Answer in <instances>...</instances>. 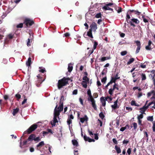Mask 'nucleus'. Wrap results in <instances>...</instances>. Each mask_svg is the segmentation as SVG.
I'll list each match as a JSON object with an SVG mask.
<instances>
[{
  "label": "nucleus",
  "mask_w": 155,
  "mask_h": 155,
  "mask_svg": "<svg viewBox=\"0 0 155 155\" xmlns=\"http://www.w3.org/2000/svg\"><path fill=\"white\" fill-rule=\"evenodd\" d=\"M90 28L89 29L95 32L97 29V25L95 22H94L90 25Z\"/></svg>",
  "instance_id": "8"
},
{
  "label": "nucleus",
  "mask_w": 155,
  "mask_h": 155,
  "mask_svg": "<svg viewBox=\"0 0 155 155\" xmlns=\"http://www.w3.org/2000/svg\"><path fill=\"white\" fill-rule=\"evenodd\" d=\"M8 37L9 39H11L13 37V36L11 34H9L8 36Z\"/></svg>",
  "instance_id": "62"
},
{
  "label": "nucleus",
  "mask_w": 155,
  "mask_h": 155,
  "mask_svg": "<svg viewBox=\"0 0 155 155\" xmlns=\"http://www.w3.org/2000/svg\"><path fill=\"white\" fill-rule=\"evenodd\" d=\"M106 57H102L101 59V61H105L106 60Z\"/></svg>",
  "instance_id": "63"
},
{
  "label": "nucleus",
  "mask_w": 155,
  "mask_h": 155,
  "mask_svg": "<svg viewBox=\"0 0 155 155\" xmlns=\"http://www.w3.org/2000/svg\"><path fill=\"white\" fill-rule=\"evenodd\" d=\"M63 102H60L59 105L58 107V105H57L54 110V116L58 117L59 118V116L60 113L63 110Z\"/></svg>",
  "instance_id": "3"
},
{
  "label": "nucleus",
  "mask_w": 155,
  "mask_h": 155,
  "mask_svg": "<svg viewBox=\"0 0 155 155\" xmlns=\"http://www.w3.org/2000/svg\"><path fill=\"white\" fill-rule=\"evenodd\" d=\"M99 116L102 119H103L104 117V115L102 112H101L99 114Z\"/></svg>",
  "instance_id": "36"
},
{
  "label": "nucleus",
  "mask_w": 155,
  "mask_h": 155,
  "mask_svg": "<svg viewBox=\"0 0 155 155\" xmlns=\"http://www.w3.org/2000/svg\"><path fill=\"white\" fill-rule=\"evenodd\" d=\"M24 24H25L26 28L28 27V26H31L34 24V22L33 20L29 18H27L25 19L24 21Z\"/></svg>",
  "instance_id": "6"
},
{
  "label": "nucleus",
  "mask_w": 155,
  "mask_h": 155,
  "mask_svg": "<svg viewBox=\"0 0 155 155\" xmlns=\"http://www.w3.org/2000/svg\"><path fill=\"white\" fill-rule=\"evenodd\" d=\"M142 81H144L147 78L145 74L142 73L141 74Z\"/></svg>",
  "instance_id": "25"
},
{
  "label": "nucleus",
  "mask_w": 155,
  "mask_h": 155,
  "mask_svg": "<svg viewBox=\"0 0 155 155\" xmlns=\"http://www.w3.org/2000/svg\"><path fill=\"white\" fill-rule=\"evenodd\" d=\"M45 145L44 142L43 141L40 142L36 146L37 149L38 150L39 149Z\"/></svg>",
  "instance_id": "13"
},
{
  "label": "nucleus",
  "mask_w": 155,
  "mask_h": 155,
  "mask_svg": "<svg viewBox=\"0 0 155 155\" xmlns=\"http://www.w3.org/2000/svg\"><path fill=\"white\" fill-rule=\"evenodd\" d=\"M19 108H16V109H14L12 112V114L14 116L19 111Z\"/></svg>",
  "instance_id": "23"
},
{
  "label": "nucleus",
  "mask_w": 155,
  "mask_h": 155,
  "mask_svg": "<svg viewBox=\"0 0 155 155\" xmlns=\"http://www.w3.org/2000/svg\"><path fill=\"white\" fill-rule=\"evenodd\" d=\"M131 20L133 22H134L137 24H138L139 23V21L137 19L132 18Z\"/></svg>",
  "instance_id": "29"
},
{
  "label": "nucleus",
  "mask_w": 155,
  "mask_h": 155,
  "mask_svg": "<svg viewBox=\"0 0 155 155\" xmlns=\"http://www.w3.org/2000/svg\"><path fill=\"white\" fill-rule=\"evenodd\" d=\"M87 94L88 96V97L87 98V100L91 102V105L94 109L95 110H97V108L95 103V101L91 95V91L90 89L88 90L87 91Z\"/></svg>",
  "instance_id": "4"
},
{
  "label": "nucleus",
  "mask_w": 155,
  "mask_h": 155,
  "mask_svg": "<svg viewBox=\"0 0 155 155\" xmlns=\"http://www.w3.org/2000/svg\"><path fill=\"white\" fill-rule=\"evenodd\" d=\"M47 131H48V133H50L51 134H53V133H54V132L52 131V130L51 129H47Z\"/></svg>",
  "instance_id": "51"
},
{
  "label": "nucleus",
  "mask_w": 155,
  "mask_h": 155,
  "mask_svg": "<svg viewBox=\"0 0 155 155\" xmlns=\"http://www.w3.org/2000/svg\"><path fill=\"white\" fill-rule=\"evenodd\" d=\"M118 9L117 10L118 13H120L122 11V8L120 7H118Z\"/></svg>",
  "instance_id": "49"
},
{
  "label": "nucleus",
  "mask_w": 155,
  "mask_h": 155,
  "mask_svg": "<svg viewBox=\"0 0 155 155\" xmlns=\"http://www.w3.org/2000/svg\"><path fill=\"white\" fill-rule=\"evenodd\" d=\"M41 139L39 137H36V135L35 134H32L30 135L28 137L27 140L24 141L23 142V144H22L21 142V141L20 143V147L21 148L25 147L23 146L25 145L28 141H32L33 140L35 141H39Z\"/></svg>",
  "instance_id": "1"
},
{
  "label": "nucleus",
  "mask_w": 155,
  "mask_h": 155,
  "mask_svg": "<svg viewBox=\"0 0 155 155\" xmlns=\"http://www.w3.org/2000/svg\"><path fill=\"white\" fill-rule=\"evenodd\" d=\"M94 51V49H92L91 50H89L88 53V54H89V55H90L91 54H92L93 52Z\"/></svg>",
  "instance_id": "58"
},
{
  "label": "nucleus",
  "mask_w": 155,
  "mask_h": 155,
  "mask_svg": "<svg viewBox=\"0 0 155 155\" xmlns=\"http://www.w3.org/2000/svg\"><path fill=\"white\" fill-rule=\"evenodd\" d=\"M133 126L134 127V129H136L137 127V124L136 123L134 122L133 123Z\"/></svg>",
  "instance_id": "48"
},
{
  "label": "nucleus",
  "mask_w": 155,
  "mask_h": 155,
  "mask_svg": "<svg viewBox=\"0 0 155 155\" xmlns=\"http://www.w3.org/2000/svg\"><path fill=\"white\" fill-rule=\"evenodd\" d=\"M97 45H98L97 42L95 41H94V46H93V49L94 50L96 48L97 46Z\"/></svg>",
  "instance_id": "34"
},
{
  "label": "nucleus",
  "mask_w": 155,
  "mask_h": 155,
  "mask_svg": "<svg viewBox=\"0 0 155 155\" xmlns=\"http://www.w3.org/2000/svg\"><path fill=\"white\" fill-rule=\"evenodd\" d=\"M106 80H107V77L106 76L105 77L101 79V81L104 84L105 83Z\"/></svg>",
  "instance_id": "42"
},
{
  "label": "nucleus",
  "mask_w": 155,
  "mask_h": 155,
  "mask_svg": "<svg viewBox=\"0 0 155 155\" xmlns=\"http://www.w3.org/2000/svg\"><path fill=\"white\" fill-rule=\"evenodd\" d=\"M31 58L29 57L28 59V61L26 62V65L27 66H30L31 62Z\"/></svg>",
  "instance_id": "24"
},
{
  "label": "nucleus",
  "mask_w": 155,
  "mask_h": 155,
  "mask_svg": "<svg viewBox=\"0 0 155 155\" xmlns=\"http://www.w3.org/2000/svg\"><path fill=\"white\" fill-rule=\"evenodd\" d=\"M87 82L85 83H83L82 82L81 84L83 86V87L85 88H86L87 87Z\"/></svg>",
  "instance_id": "40"
},
{
  "label": "nucleus",
  "mask_w": 155,
  "mask_h": 155,
  "mask_svg": "<svg viewBox=\"0 0 155 155\" xmlns=\"http://www.w3.org/2000/svg\"><path fill=\"white\" fill-rule=\"evenodd\" d=\"M112 141L114 144H117V141L116 140L115 138H113L112 139Z\"/></svg>",
  "instance_id": "60"
},
{
  "label": "nucleus",
  "mask_w": 155,
  "mask_h": 155,
  "mask_svg": "<svg viewBox=\"0 0 155 155\" xmlns=\"http://www.w3.org/2000/svg\"><path fill=\"white\" fill-rule=\"evenodd\" d=\"M70 80L69 78H66L64 77L61 79L59 80L57 84V86L58 89H60L63 86L69 84L68 81Z\"/></svg>",
  "instance_id": "2"
},
{
  "label": "nucleus",
  "mask_w": 155,
  "mask_h": 155,
  "mask_svg": "<svg viewBox=\"0 0 155 155\" xmlns=\"http://www.w3.org/2000/svg\"><path fill=\"white\" fill-rule=\"evenodd\" d=\"M57 117L54 116L53 122H51V124L52 127L54 126L55 125L56 123L58 122V120L57 119Z\"/></svg>",
  "instance_id": "11"
},
{
  "label": "nucleus",
  "mask_w": 155,
  "mask_h": 155,
  "mask_svg": "<svg viewBox=\"0 0 155 155\" xmlns=\"http://www.w3.org/2000/svg\"><path fill=\"white\" fill-rule=\"evenodd\" d=\"M135 42L136 43V45L137 46V48L136 51V54L138 53L140 49L141 48V43L139 41H135Z\"/></svg>",
  "instance_id": "9"
},
{
  "label": "nucleus",
  "mask_w": 155,
  "mask_h": 155,
  "mask_svg": "<svg viewBox=\"0 0 155 155\" xmlns=\"http://www.w3.org/2000/svg\"><path fill=\"white\" fill-rule=\"evenodd\" d=\"M15 97L18 99V100L21 98V95L19 94H17L15 95Z\"/></svg>",
  "instance_id": "47"
},
{
  "label": "nucleus",
  "mask_w": 155,
  "mask_h": 155,
  "mask_svg": "<svg viewBox=\"0 0 155 155\" xmlns=\"http://www.w3.org/2000/svg\"><path fill=\"white\" fill-rule=\"evenodd\" d=\"M152 80L153 81V84L154 85V88L155 89V75H151Z\"/></svg>",
  "instance_id": "26"
},
{
  "label": "nucleus",
  "mask_w": 155,
  "mask_h": 155,
  "mask_svg": "<svg viewBox=\"0 0 155 155\" xmlns=\"http://www.w3.org/2000/svg\"><path fill=\"white\" fill-rule=\"evenodd\" d=\"M127 153L129 155H130L131 153V149L130 148H129L127 151Z\"/></svg>",
  "instance_id": "52"
},
{
  "label": "nucleus",
  "mask_w": 155,
  "mask_h": 155,
  "mask_svg": "<svg viewBox=\"0 0 155 155\" xmlns=\"http://www.w3.org/2000/svg\"><path fill=\"white\" fill-rule=\"evenodd\" d=\"M72 142L74 146H75V147H78L79 146L78 142L76 140H72Z\"/></svg>",
  "instance_id": "20"
},
{
  "label": "nucleus",
  "mask_w": 155,
  "mask_h": 155,
  "mask_svg": "<svg viewBox=\"0 0 155 155\" xmlns=\"http://www.w3.org/2000/svg\"><path fill=\"white\" fill-rule=\"evenodd\" d=\"M128 11L129 12V14H131V13H132L133 12H134L136 14H137V15H140V14H141L140 12L137 11H136V10H129Z\"/></svg>",
  "instance_id": "14"
},
{
  "label": "nucleus",
  "mask_w": 155,
  "mask_h": 155,
  "mask_svg": "<svg viewBox=\"0 0 155 155\" xmlns=\"http://www.w3.org/2000/svg\"><path fill=\"white\" fill-rule=\"evenodd\" d=\"M67 122L68 124L69 125H70V124H71L72 123V120L68 118V119L67 120Z\"/></svg>",
  "instance_id": "41"
},
{
  "label": "nucleus",
  "mask_w": 155,
  "mask_h": 155,
  "mask_svg": "<svg viewBox=\"0 0 155 155\" xmlns=\"http://www.w3.org/2000/svg\"><path fill=\"white\" fill-rule=\"evenodd\" d=\"M114 91L112 88L110 89L108 91L109 94L110 95H112Z\"/></svg>",
  "instance_id": "37"
},
{
  "label": "nucleus",
  "mask_w": 155,
  "mask_h": 155,
  "mask_svg": "<svg viewBox=\"0 0 155 155\" xmlns=\"http://www.w3.org/2000/svg\"><path fill=\"white\" fill-rule=\"evenodd\" d=\"M84 138L85 141H88L89 142L90 139V138L89 137H87L86 135L84 136Z\"/></svg>",
  "instance_id": "30"
},
{
  "label": "nucleus",
  "mask_w": 155,
  "mask_h": 155,
  "mask_svg": "<svg viewBox=\"0 0 155 155\" xmlns=\"http://www.w3.org/2000/svg\"><path fill=\"white\" fill-rule=\"evenodd\" d=\"M153 132L155 131V122L153 124Z\"/></svg>",
  "instance_id": "64"
},
{
  "label": "nucleus",
  "mask_w": 155,
  "mask_h": 155,
  "mask_svg": "<svg viewBox=\"0 0 155 155\" xmlns=\"http://www.w3.org/2000/svg\"><path fill=\"white\" fill-rule=\"evenodd\" d=\"M23 23H21L19 24L18 25H17V28H22L23 27Z\"/></svg>",
  "instance_id": "43"
},
{
  "label": "nucleus",
  "mask_w": 155,
  "mask_h": 155,
  "mask_svg": "<svg viewBox=\"0 0 155 155\" xmlns=\"http://www.w3.org/2000/svg\"><path fill=\"white\" fill-rule=\"evenodd\" d=\"M147 109V108L146 107V105H145L142 107L140 108L139 109L140 110L142 111V112H141V113H143V114H145V113L144 112Z\"/></svg>",
  "instance_id": "21"
},
{
  "label": "nucleus",
  "mask_w": 155,
  "mask_h": 155,
  "mask_svg": "<svg viewBox=\"0 0 155 155\" xmlns=\"http://www.w3.org/2000/svg\"><path fill=\"white\" fill-rule=\"evenodd\" d=\"M129 11L128 12L126 15V21H127V23H128V19H130V14H129Z\"/></svg>",
  "instance_id": "32"
},
{
  "label": "nucleus",
  "mask_w": 155,
  "mask_h": 155,
  "mask_svg": "<svg viewBox=\"0 0 155 155\" xmlns=\"http://www.w3.org/2000/svg\"><path fill=\"white\" fill-rule=\"evenodd\" d=\"M106 99H104L103 97H101L100 98V101L102 103L103 106H105L106 105Z\"/></svg>",
  "instance_id": "15"
},
{
  "label": "nucleus",
  "mask_w": 155,
  "mask_h": 155,
  "mask_svg": "<svg viewBox=\"0 0 155 155\" xmlns=\"http://www.w3.org/2000/svg\"><path fill=\"white\" fill-rule=\"evenodd\" d=\"M101 13H99L95 15V17L97 18H101Z\"/></svg>",
  "instance_id": "38"
},
{
  "label": "nucleus",
  "mask_w": 155,
  "mask_h": 155,
  "mask_svg": "<svg viewBox=\"0 0 155 155\" xmlns=\"http://www.w3.org/2000/svg\"><path fill=\"white\" fill-rule=\"evenodd\" d=\"M143 113H141V114L140 115L138 116L137 118L138 120H140L141 119H142L143 117Z\"/></svg>",
  "instance_id": "35"
},
{
  "label": "nucleus",
  "mask_w": 155,
  "mask_h": 155,
  "mask_svg": "<svg viewBox=\"0 0 155 155\" xmlns=\"http://www.w3.org/2000/svg\"><path fill=\"white\" fill-rule=\"evenodd\" d=\"M28 46L29 47L31 45V42L30 38H28V41L27 44Z\"/></svg>",
  "instance_id": "46"
},
{
  "label": "nucleus",
  "mask_w": 155,
  "mask_h": 155,
  "mask_svg": "<svg viewBox=\"0 0 155 155\" xmlns=\"http://www.w3.org/2000/svg\"><path fill=\"white\" fill-rule=\"evenodd\" d=\"M38 80L36 81V86L38 87L39 86L40 84L43 81L42 80V78L41 77L40 74H38L37 76Z\"/></svg>",
  "instance_id": "7"
},
{
  "label": "nucleus",
  "mask_w": 155,
  "mask_h": 155,
  "mask_svg": "<svg viewBox=\"0 0 155 155\" xmlns=\"http://www.w3.org/2000/svg\"><path fill=\"white\" fill-rule=\"evenodd\" d=\"M126 129V127H122L120 129V130L121 131H123Z\"/></svg>",
  "instance_id": "61"
},
{
  "label": "nucleus",
  "mask_w": 155,
  "mask_h": 155,
  "mask_svg": "<svg viewBox=\"0 0 155 155\" xmlns=\"http://www.w3.org/2000/svg\"><path fill=\"white\" fill-rule=\"evenodd\" d=\"M87 35L91 38H93V37L92 34V31L91 29H89L87 32Z\"/></svg>",
  "instance_id": "19"
},
{
  "label": "nucleus",
  "mask_w": 155,
  "mask_h": 155,
  "mask_svg": "<svg viewBox=\"0 0 155 155\" xmlns=\"http://www.w3.org/2000/svg\"><path fill=\"white\" fill-rule=\"evenodd\" d=\"M129 142V141L128 140L126 139V140H124L123 141V144H127Z\"/></svg>",
  "instance_id": "44"
},
{
  "label": "nucleus",
  "mask_w": 155,
  "mask_h": 155,
  "mask_svg": "<svg viewBox=\"0 0 155 155\" xmlns=\"http://www.w3.org/2000/svg\"><path fill=\"white\" fill-rule=\"evenodd\" d=\"M38 127V125L35 124H34L31 125L27 130L24 132L23 134L28 133H31L32 132L34 131Z\"/></svg>",
  "instance_id": "5"
},
{
  "label": "nucleus",
  "mask_w": 155,
  "mask_h": 155,
  "mask_svg": "<svg viewBox=\"0 0 155 155\" xmlns=\"http://www.w3.org/2000/svg\"><path fill=\"white\" fill-rule=\"evenodd\" d=\"M93 96L94 98H97L98 96V94L97 93H95L93 94Z\"/></svg>",
  "instance_id": "57"
},
{
  "label": "nucleus",
  "mask_w": 155,
  "mask_h": 155,
  "mask_svg": "<svg viewBox=\"0 0 155 155\" xmlns=\"http://www.w3.org/2000/svg\"><path fill=\"white\" fill-rule=\"evenodd\" d=\"M136 104V103L135 101L134 100L132 101L130 103L131 105L132 106H135Z\"/></svg>",
  "instance_id": "50"
},
{
  "label": "nucleus",
  "mask_w": 155,
  "mask_h": 155,
  "mask_svg": "<svg viewBox=\"0 0 155 155\" xmlns=\"http://www.w3.org/2000/svg\"><path fill=\"white\" fill-rule=\"evenodd\" d=\"M107 68H104L101 73L103 75L106 74L107 72Z\"/></svg>",
  "instance_id": "31"
},
{
  "label": "nucleus",
  "mask_w": 155,
  "mask_h": 155,
  "mask_svg": "<svg viewBox=\"0 0 155 155\" xmlns=\"http://www.w3.org/2000/svg\"><path fill=\"white\" fill-rule=\"evenodd\" d=\"M118 102V99H117V100L114 102V104L112 105L111 106L112 110H115L116 109L119 108V106L117 104Z\"/></svg>",
  "instance_id": "10"
},
{
  "label": "nucleus",
  "mask_w": 155,
  "mask_h": 155,
  "mask_svg": "<svg viewBox=\"0 0 155 155\" xmlns=\"http://www.w3.org/2000/svg\"><path fill=\"white\" fill-rule=\"evenodd\" d=\"M82 79L84 80L82 81L83 83H86V82H89V79L87 76H84L83 78Z\"/></svg>",
  "instance_id": "18"
},
{
  "label": "nucleus",
  "mask_w": 155,
  "mask_h": 155,
  "mask_svg": "<svg viewBox=\"0 0 155 155\" xmlns=\"http://www.w3.org/2000/svg\"><path fill=\"white\" fill-rule=\"evenodd\" d=\"M73 64L71 63H70L68 64V72H70L72 70L73 68Z\"/></svg>",
  "instance_id": "17"
},
{
  "label": "nucleus",
  "mask_w": 155,
  "mask_h": 155,
  "mask_svg": "<svg viewBox=\"0 0 155 155\" xmlns=\"http://www.w3.org/2000/svg\"><path fill=\"white\" fill-rule=\"evenodd\" d=\"M134 60V59L133 58H130L129 59V60L127 62V65H129L131 64V63L133 62Z\"/></svg>",
  "instance_id": "28"
},
{
  "label": "nucleus",
  "mask_w": 155,
  "mask_h": 155,
  "mask_svg": "<svg viewBox=\"0 0 155 155\" xmlns=\"http://www.w3.org/2000/svg\"><path fill=\"white\" fill-rule=\"evenodd\" d=\"M102 8L105 10H109L113 11V9L107 6H104Z\"/></svg>",
  "instance_id": "27"
},
{
  "label": "nucleus",
  "mask_w": 155,
  "mask_h": 155,
  "mask_svg": "<svg viewBox=\"0 0 155 155\" xmlns=\"http://www.w3.org/2000/svg\"><path fill=\"white\" fill-rule=\"evenodd\" d=\"M126 109L129 111H131L132 110V108L130 107H126Z\"/></svg>",
  "instance_id": "53"
},
{
  "label": "nucleus",
  "mask_w": 155,
  "mask_h": 155,
  "mask_svg": "<svg viewBox=\"0 0 155 155\" xmlns=\"http://www.w3.org/2000/svg\"><path fill=\"white\" fill-rule=\"evenodd\" d=\"M94 139L96 140H97L98 139V137L97 134H94Z\"/></svg>",
  "instance_id": "59"
},
{
  "label": "nucleus",
  "mask_w": 155,
  "mask_h": 155,
  "mask_svg": "<svg viewBox=\"0 0 155 155\" xmlns=\"http://www.w3.org/2000/svg\"><path fill=\"white\" fill-rule=\"evenodd\" d=\"M78 94V90H75L73 91L72 94L73 95H76Z\"/></svg>",
  "instance_id": "56"
},
{
  "label": "nucleus",
  "mask_w": 155,
  "mask_h": 155,
  "mask_svg": "<svg viewBox=\"0 0 155 155\" xmlns=\"http://www.w3.org/2000/svg\"><path fill=\"white\" fill-rule=\"evenodd\" d=\"M147 119L148 120L152 122L153 120V116H148L147 117Z\"/></svg>",
  "instance_id": "33"
},
{
  "label": "nucleus",
  "mask_w": 155,
  "mask_h": 155,
  "mask_svg": "<svg viewBox=\"0 0 155 155\" xmlns=\"http://www.w3.org/2000/svg\"><path fill=\"white\" fill-rule=\"evenodd\" d=\"M39 71L41 72L42 73H44L45 72H46L45 68H41L39 70Z\"/></svg>",
  "instance_id": "54"
},
{
  "label": "nucleus",
  "mask_w": 155,
  "mask_h": 155,
  "mask_svg": "<svg viewBox=\"0 0 155 155\" xmlns=\"http://www.w3.org/2000/svg\"><path fill=\"white\" fill-rule=\"evenodd\" d=\"M152 44V41L149 40L148 42V45L147 46H146L145 47V49L147 50H150L152 49L151 47V45Z\"/></svg>",
  "instance_id": "12"
},
{
  "label": "nucleus",
  "mask_w": 155,
  "mask_h": 155,
  "mask_svg": "<svg viewBox=\"0 0 155 155\" xmlns=\"http://www.w3.org/2000/svg\"><path fill=\"white\" fill-rule=\"evenodd\" d=\"M79 101L80 102L81 104L82 105H84V103H83V99L81 98L80 97L79 98Z\"/></svg>",
  "instance_id": "55"
},
{
  "label": "nucleus",
  "mask_w": 155,
  "mask_h": 155,
  "mask_svg": "<svg viewBox=\"0 0 155 155\" xmlns=\"http://www.w3.org/2000/svg\"><path fill=\"white\" fill-rule=\"evenodd\" d=\"M127 53V51H122L121 53H120V54H121V55L122 56H124Z\"/></svg>",
  "instance_id": "45"
},
{
  "label": "nucleus",
  "mask_w": 155,
  "mask_h": 155,
  "mask_svg": "<svg viewBox=\"0 0 155 155\" xmlns=\"http://www.w3.org/2000/svg\"><path fill=\"white\" fill-rule=\"evenodd\" d=\"M116 78H115L114 77H111V79L110 81L112 82V83H115L116 82Z\"/></svg>",
  "instance_id": "39"
},
{
  "label": "nucleus",
  "mask_w": 155,
  "mask_h": 155,
  "mask_svg": "<svg viewBox=\"0 0 155 155\" xmlns=\"http://www.w3.org/2000/svg\"><path fill=\"white\" fill-rule=\"evenodd\" d=\"M88 118L86 115L84 116V117H81L80 118V121L82 123L84 122V121H87L88 120Z\"/></svg>",
  "instance_id": "16"
},
{
  "label": "nucleus",
  "mask_w": 155,
  "mask_h": 155,
  "mask_svg": "<svg viewBox=\"0 0 155 155\" xmlns=\"http://www.w3.org/2000/svg\"><path fill=\"white\" fill-rule=\"evenodd\" d=\"M115 149L117 153H120L121 152V150L120 148L118 147L117 145H116L115 147Z\"/></svg>",
  "instance_id": "22"
}]
</instances>
